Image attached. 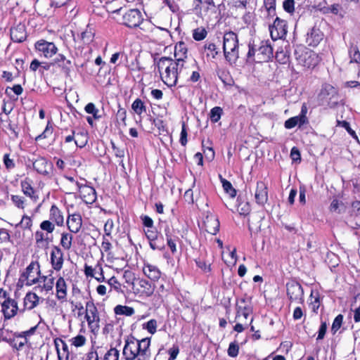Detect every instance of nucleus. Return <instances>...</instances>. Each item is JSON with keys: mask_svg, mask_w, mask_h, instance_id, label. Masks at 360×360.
I'll use <instances>...</instances> for the list:
<instances>
[{"mask_svg": "<svg viewBox=\"0 0 360 360\" xmlns=\"http://www.w3.org/2000/svg\"><path fill=\"white\" fill-rule=\"evenodd\" d=\"M170 57H161L156 63L162 82L169 88L176 86L181 75L188 74V67Z\"/></svg>", "mask_w": 360, "mask_h": 360, "instance_id": "obj_1", "label": "nucleus"}, {"mask_svg": "<svg viewBox=\"0 0 360 360\" xmlns=\"http://www.w3.org/2000/svg\"><path fill=\"white\" fill-rule=\"evenodd\" d=\"M223 53L226 60L230 64H236L239 58V41L236 33L226 32L223 37Z\"/></svg>", "mask_w": 360, "mask_h": 360, "instance_id": "obj_2", "label": "nucleus"}, {"mask_svg": "<svg viewBox=\"0 0 360 360\" xmlns=\"http://www.w3.org/2000/svg\"><path fill=\"white\" fill-rule=\"evenodd\" d=\"M0 312L4 321L21 314L18 300L12 298L10 293L3 288H0Z\"/></svg>", "mask_w": 360, "mask_h": 360, "instance_id": "obj_3", "label": "nucleus"}, {"mask_svg": "<svg viewBox=\"0 0 360 360\" xmlns=\"http://www.w3.org/2000/svg\"><path fill=\"white\" fill-rule=\"evenodd\" d=\"M39 274H41V266L37 260H32L30 264L20 274L17 285L31 286L39 283Z\"/></svg>", "mask_w": 360, "mask_h": 360, "instance_id": "obj_4", "label": "nucleus"}, {"mask_svg": "<svg viewBox=\"0 0 360 360\" xmlns=\"http://www.w3.org/2000/svg\"><path fill=\"white\" fill-rule=\"evenodd\" d=\"M84 319H86L90 331L96 334L100 329V314L98 309L93 300L85 303Z\"/></svg>", "mask_w": 360, "mask_h": 360, "instance_id": "obj_5", "label": "nucleus"}, {"mask_svg": "<svg viewBox=\"0 0 360 360\" xmlns=\"http://www.w3.org/2000/svg\"><path fill=\"white\" fill-rule=\"evenodd\" d=\"M286 295L290 304H300L304 302V289L302 285L295 278L289 280L286 284Z\"/></svg>", "mask_w": 360, "mask_h": 360, "instance_id": "obj_6", "label": "nucleus"}, {"mask_svg": "<svg viewBox=\"0 0 360 360\" xmlns=\"http://www.w3.org/2000/svg\"><path fill=\"white\" fill-rule=\"evenodd\" d=\"M295 55L298 64L307 68H314L321 60L316 52L306 48L302 51H295Z\"/></svg>", "mask_w": 360, "mask_h": 360, "instance_id": "obj_7", "label": "nucleus"}, {"mask_svg": "<svg viewBox=\"0 0 360 360\" xmlns=\"http://www.w3.org/2000/svg\"><path fill=\"white\" fill-rule=\"evenodd\" d=\"M156 288L152 281L144 278H138L132 286L134 293L141 298L150 297Z\"/></svg>", "mask_w": 360, "mask_h": 360, "instance_id": "obj_8", "label": "nucleus"}, {"mask_svg": "<svg viewBox=\"0 0 360 360\" xmlns=\"http://www.w3.org/2000/svg\"><path fill=\"white\" fill-rule=\"evenodd\" d=\"M39 230L34 233L35 244L38 248L49 245V234L53 233V225L49 221H42L39 224Z\"/></svg>", "mask_w": 360, "mask_h": 360, "instance_id": "obj_9", "label": "nucleus"}, {"mask_svg": "<svg viewBox=\"0 0 360 360\" xmlns=\"http://www.w3.org/2000/svg\"><path fill=\"white\" fill-rule=\"evenodd\" d=\"M32 167L37 173L44 177L51 179L53 175V164L45 157L38 156L33 160Z\"/></svg>", "mask_w": 360, "mask_h": 360, "instance_id": "obj_10", "label": "nucleus"}, {"mask_svg": "<svg viewBox=\"0 0 360 360\" xmlns=\"http://www.w3.org/2000/svg\"><path fill=\"white\" fill-rule=\"evenodd\" d=\"M269 30L273 41L285 39L288 33V22L286 20L276 17L273 23L269 25Z\"/></svg>", "mask_w": 360, "mask_h": 360, "instance_id": "obj_11", "label": "nucleus"}, {"mask_svg": "<svg viewBox=\"0 0 360 360\" xmlns=\"http://www.w3.org/2000/svg\"><path fill=\"white\" fill-rule=\"evenodd\" d=\"M143 18V15L138 8L129 9L122 15V24L130 29L137 28Z\"/></svg>", "mask_w": 360, "mask_h": 360, "instance_id": "obj_12", "label": "nucleus"}, {"mask_svg": "<svg viewBox=\"0 0 360 360\" xmlns=\"http://www.w3.org/2000/svg\"><path fill=\"white\" fill-rule=\"evenodd\" d=\"M144 233L152 250H162L164 248L162 237L155 226H153L152 228H146L144 230Z\"/></svg>", "mask_w": 360, "mask_h": 360, "instance_id": "obj_13", "label": "nucleus"}, {"mask_svg": "<svg viewBox=\"0 0 360 360\" xmlns=\"http://www.w3.org/2000/svg\"><path fill=\"white\" fill-rule=\"evenodd\" d=\"M137 347V339L132 335L127 337L124 340V346L122 354L125 360H134L139 354Z\"/></svg>", "mask_w": 360, "mask_h": 360, "instance_id": "obj_14", "label": "nucleus"}, {"mask_svg": "<svg viewBox=\"0 0 360 360\" xmlns=\"http://www.w3.org/2000/svg\"><path fill=\"white\" fill-rule=\"evenodd\" d=\"M308 109L306 103H303L301 108V111L299 115L292 117L284 122L285 129H290L298 125L299 127L309 123V120L307 116Z\"/></svg>", "mask_w": 360, "mask_h": 360, "instance_id": "obj_15", "label": "nucleus"}, {"mask_svg": "<svg viewBox=\"0 0 360 360\" xmlns=\"http://www.w3.org/2000/svg\"><path fill=\"white\" fill-rule=\"evenodd\" d=\"M254 197L255 202L258 205L264 207L269 200V188L267 183L262 180L257 181Z\"/></svg>", "mask_w": 360, "mask_h": 360, "instance_id": "obj_16", "label": "nucleus"}, {"mask_svg": "<svg viewBox=\"0 0 360 360\" xmlns=\"http://www.w3.org/2000/svg\"><path fill=\"white\" fill-rule=\"evenodd\" d=\"M34 49L46 58H52L58 52V48L53 42L47 41L44 39L35 42Z\"/></svg>", "mask_w": 360, "mask_h": 360, "instance_id": "obj_17", "label": "nucleus"}, {"mask_svg": "<svg viewBox=\"0 0 360 360\" xmlns=\"http://www.w3.org/2000/svg\"><path fill=\"white\" fill-rule=\"evenodd\" d=\"M274 57V49L269 40L262 41L257 49V62H269Z\"/></svg>", "mask_w": 360, "mask_h": 360, "instance_id": "obj_18", "label": "nucleus"}, {"mask_svg": "<svg viewBox=\"0 0 360 360\" xmlns=\"http://www.w3.org/2000/svg\"><path fill=\"white\" fill-rule=\"evenodd\" d=\"M167 246L169 247L172 254H175L177 251L176 243H181V240L177 236L176 230L169 225H166L164 229Z\"/></svg>", "mask_w": 360, "mask_h": 360, "instance_id": "obj_19", "label": "nucleus"}, {"mask_svg": "<svg viewBox=\"0 0 360 360\" xmlns=\"http://www.w3.org/2000/svg\"><path fill=\"white\" fill-rule=\"evenodd\" d=\"M81 184L74 177L64 175L60 182V189L68 195L75 194L77 193Z\"/></svg>", "mask_w": 360, "mask_h": 360, "instance_id": "obj_20", "label": "nucleus"}, {"mask_svg": "<svg viewBox=\"0 0 360 360\" xmlns=\"http://www.w3.org/2000/svg\"><path fill=\"white\" fill-rule=\"evenodd\" d=\"M49 219L45 221H49L53 225V231L56 229V226L61 227L65 223V217L63 212L56 205L53 204L49 210Z\"/></svg>", "mask_w": 360, "mask_h": 360, "instance_id": "obj_21", "label": "nucleus"}, {"mask_svg": "<svg viewBox=\"0 0 360 360\" xmlns=\"http://www.w3.org/2000/svg\"><path fill=\"white\" fill-rule=\"evenodd\" d=\"M82 224L83 220L79 212L68 213L66 219V226L69 231L73 233H79Z\"/></svg>", "mask_w": 360, "mask_h": 360, "instance_id": "obj_22", "label": "nucleus"}, {"mask_svg": "<svg viewBox=\"0 0 360 360\" xmlns=\"http://www.w3.org/2000/svg\"><path fill=\"white\" fill-rule=\"evenodd\" d=\"M50 262L53 270L59 271L64 263V253L59 246H53L50 253Z\"/></svg>", "mask_w": 360, "mask_h": 360, "instance_id": "obj_23", "label": "nucleus"}, {"mask_svg": "<svg viewBox=\"0 0 360 360\" xmlns=\"http://www.w3.org/2000/svg\"><path fill=\"white\" fill-rule=\"evenodd\" d=\"M20 188L22 193L30 198L33 202L39 200L38 191L33 186V180L27 176L20 181Z\"/></svg>", "mask_w": 360, "mask_h": 360, "instance_id": "obj_24", "label": "nucleus"}, {"mask_svg": "<svg viewBox=\"0 0 360 360\" xmlns=\"http://www.w3.org/2000/svg\"><path fill=\"white\" fill-rule=\"evenodd\" d=\"M53 61L54 65L60 68L61 73L66 77L70 76L71 70L73 69V63L70 59L62 53H58Z\"/></svg>", "mask_w": 360, "mask_h": 360, "instance_id": "obj_25", "label": "nucleus"}, {"mask_svg": "<svg viewBox=\"0 0 360 360\" xmlns=\"http://www.w3.org/2000/svg\"><path fill=\"white\" fill-rule=\"evenodd\" d=\"M77 193H79L80 198L86 204H92L96 200V192L93 186L82 183L78 188Z\"/></svg>", "mask_w": 360, "mask_h": 360, "instance_id": "obj_26", "label": "nucleus"}, {"mask_svg": "<svg viewBox=\"0 0 360 360\" xmlns=\"http://www.w3.org/2000/svg\"><path fill=\"white\" fill-rule=\"evenodd\" d=\"M246 314V316H250L252 313L250 299L241 297L238 299L236 304V317L235 321H240V314Z\"/></svg>", "mask_w": 360, "mask_h": 360, "instance_id": "obj_27", "label": "nucleus"}, {"mask_svg": "<svg viewBox=\"0 0 360 360\" xmlns=\"http://www.w3.org/2000/svg\"><path fill=\"white\" fill-rule=\"evenodd\" d=\"M40 297L32 291L27 292L23 298V307L20 308V314L31 311L39 304Z\"/></svg>", "mask_w": 360, "mask_h": 360, "instance_id": "obj_28", "label": "nucleus"}, {"mask_svg": "<svg viewBox=\"0 0 360 360\" xmlns=\"http://www.w3.org/2000/svg\"><path fill=\"white\" fill-rule=\"evenodd\" d=\"M11 39L15 43H22L26 40L27 34L25 24L18 23L10 29Z\"/></svg>", "mask_w": 360, "mask_h": 360, "instance_id": "obj_29", "label": "nucleus"}, {"mask_svg": "<svg viewBox=\"0 0 360 360\" xmlns=\"http://www.w3.org/2000/svg\"><path fill=\"white\" fill-rule=\"evenodd\" d=\"M143 274L152 282H157L161 278L162 272L160 269L154 264L144 262L142 268Z\"/></svg>", "mask_w": 360, "mask_h": 360, "instance_id": "obj_30", "label": "nucleus"}, {"mask_svg": "<svg viewBox=\"0 0 360 360\" xmlns=\"http://www.w3.org/2000/svg\"><path fill=\"white\" fill-rule=\"evenodd\" d=\"M137 33L144 38H150L158 27L149 20L142 19V22L137 27Z\"/></svg>", "mask_w": 360, "mask_h": 360, "instance_id": "obj_31", "label": "nucleus"}, {"mask_svg": "<svg viewBox=\"0 0 360 360\" xmlns=\"http://www.w3.org/2000/svg\"><path fill=\"white\" fill-rule=\"evenodd\" d=\"M203 225L205 231L210 234L216 235L219 231V221L214 214L207 215L203 221Z\"/></svg>", "mask_w": 360, "mask_h": 360, "instance_id": "obj_32", "label": "nucleus"}, {"mask_svg": "<svg viewBox=\"0 0 360 360\" xmlns=\"http://www.w3.org/2000/svg\"><path fill=\"white\" fill-rule=\"evenodd\" d=\"M56 297L61 303L67 301L68 285L63 277L60 276L56 283Z\"/></svg>", "mask_w": 360, "mask_h": 360, "instance_id": "obj_33", "label": "nucleus"}, {"mask_svg": "<svg viewBox=\"0 0 360 360\" xmlns=\"http://www.w3.org/2000/svg\"><path fill=\"white\" fill-rule=\"evenodd\" d=\"M188 49L187 46L184 41H179L174 46V59L176 62L181 60L180 63L186 65Z\"/></svg>", "mask_w": 360, "mask_h": 360, "instance_id": "obj_34", "label": "nucleus"}, {"mask_svg": "<svg viewBox=\"0 0 360 360\" xmlns=\"http://www.w3.org/2000/svg\"><path fill=\"white\" fill-rule=\"evenodd\" d=\"M338 96V91L330 84L325 83L321 86L319 94V98L323 100L328 97H335Z\"/></svg>", "mask_w": 360, "mask_h": 360, "instance_id": "obj_35", "label": "nucleus"}, {"mask_svg": "<svg viewBox=\"0 0 360 360\" xmlns=\"http://www.w3.org/2000/svg\"><path fill=\"white\" fill-rule=\"evenodd\" d=\"M250 316H246V314H240V321H236V324L233 326V330L240 333L243 332L249 325L253 321V318L250 319V321H248V318Z\"/></svg>", "mask_w": 360, "mask_h": 360, "instance_id": "obj_36", "label": "nucleus"}, {"mask_svg": "<svg viewBox=\"0 0 360 360\" xmlns=\"http://www.w3.org/2000/svg\"><path fill=\"white\" fill-rule=\"evenodd\" d=\"M73 233L63 231L60 235V245L64 250L68 251L72 246Z\"/></svg>", "mask_w": 360, "mask_h": 360, "instance_id": "obj_37", "label": "nucleus"}, {"mask_svg": "<svg viewBox=\"0 0 360 360\" xmlns=\"http://www.w3.org/2000/svg\"><path fill=\"white\" fill-rule=\"evenodd\" d=\"M322 40V34L319 30L312 28L310 32L307 33V42L309 46H316Z\"/></svg>", "mask_w": 360, "mask_h": 360, "instance_id": "obj_38", "label": "nucleus"}, {"mask_svg": "<svg viewBox=\"0 0 360 360\" xmlns=\"http://www.w3.org/2000/svg\"><path fill=\"white\" fill-rule=\"evenodd\" d=\"M113 311L116 316H131L135 313V310L132 307L122 304L115 306Z\"/></svg>", "mask_w": 360, "mask_h": 360, "instance_id": "obj_39", "label": "nucleus"}, {"mask_svg": "<svg viewBox=\"0 0 360 360\" xmlns=\"http://www.w3.org/2000/svg\"><path fill=\"white\" fill-rule=\"evenodd\" d=\"M205 51H206L207 58H215L216 56L220 53L219 49L217 46L212 42H205L203 46Z\"/></svg>", "mask_w": 360, "mask_h": 360, "instance_id": "obj_40", "label": "nucleus"}, {"mask_svg": "<svg viewBox=\"0 0 360 360\" xmlns=\"http://www.w3.org/2000/svg\"><path fill=\"white\" fill-rule=\"evenodd\" d=\"M131 109L139 116L146 112V105L140 98H136L131 104Z\"/></svg>", "mask_w": 360, "mask_h": 360, "instance_id": "obj_41", "label": "nucleus"}, {"mask_svg": "<svg viewBox=\"0 0 360 360\" xmlns=\"http://www.w3.org/2000/svg\"><path fill=\"white\" fill-rule=\"evenodd\" d=\"M219 179L222 184V187L226 193L229 195L231 198H235L237 191L232 186L231 183L227 179L223 178L221 174H219Z\"/></svg>", "mask_w": 360, "mask_h": 360, "instance_id": "obj_42", "label": "nucleus"}, {"mask_svg": "<svg viewBox=\"0 0 360 360\" xmlns=\"http://www.w3.org/2000/svg\"><path fill=\"white\" fill-rule=\"evenodd\" d=\"M151 338H145L141 340L137 339V345L139 347H137L138 351L140 353H143L144 354L150 355V346Z\"/></svg>", "mask_w": 360, "mask_h": 360, "instance_id": "obj_43", "label": "nucleus"}, {"mask_svg": "<svg viewBox=\"0 0 360 360\" xmlns=\"http://www.w3.org/2000/svg\"><path fill=\"white\" fill-rule=\"evenodd\" d=\"M350 58V63H357L360 65V51L357 45L351 44L348 51Z\"/></svg>", "mask_w": 360, "mask_h": 360, "instance_id": "obj_44", "label": "nucleus"}, {"mask_svg": "<svg viewBox=\"0 0 360 360\" xmlns=\"http://www.w3.org/2000/svg\"><path fill=\"white\" fill-rule=\"evenodd\" d=\"M110 144L115 156L120 159L119 165L124 167L123 158L125 155L124 148L115 144L113 141H110Z\"/></svg>", "mask_w": 360, "mask_h": 360, "instance_id": "obj_45", "label": "nucleus"}, {"mask_svg": "<svg viewBox=\"0 0 360 360\" xmlns=\"http://www.w3.org/2000/svg\"><path fill=\"white\" fill-rule=\"evenodd\" d=\"M16 227L20 226L22 230L32 231L33 226L32 217L27 214L22 216L20 221L15 225Z\"/></svg>", "mask_w": 360, "mask_h": 360, "instance_id": "obj_46", "label": "nucleus"}, {"mask_svg": "<svg viewBox=\"0 0 360 360\" xmlns=\"http://www.w3.org/2000/svg\"><path fill=\"white\" fill-rule=\"evenodd\" d=\"M152 123L157 127L160 134L168 133L167 122L162 119V116H158L152 120Z\"/></svg>", "mask_w": 360, "mask_h": 360, "instance_id": "obj_47", "label": "nucleus"}, {"mask_svg": "<svg viewBox=\"0 0 360 360\" xmlns=\"http://www.w3.org/2000/svg\"><path fill=\"white\" fill-rule=\"evenodd\" d=\"M39 324L35 325L33 327H31L29 330L22 331V332H15L13 333V336L17 338L23 339V340H27L30 337L35 334Z\"/></svg>", "mask_w": 360, "mask_h": 360, "instance_id": "obj_48", "label": "nucleus"}, {"mask_svg": "<svg viewBox=\"0 0 360 360\" xmlns=\"http://www.w3.org/2000/svg\"><path fill=\"white\" fill-rule=\"evenodd\" d=\"M310 297H314V300L311 301L309 304V307L311 309V311L317 314L318 310L321 306V297L320 294L318 291L314 292L313 290L311 292Z\"/></svg>", "mask_w": 360, "mask_h": 360, "instance_id": "obj_49", "label": "nucleus"}, {"mask_svg": "<svg viewBox=\"0 0 360 360\" xmlns=\"http://www.w3.org/2000/svg\"><path fill=\"white\" fill-rule=\"evenodd\" d=\"M16 338H3V341L7 342L11 347H13V349L19 351V350H21L24 346L25 345L27 344L28 341L27 340H23V342H19L18 340H16L15 339Z\"/></svg>", "mask_w": 360, "mask_h": 360, "instance_id": "obj_50", "label": "nucleus"}, {"mask_svg": "<svg viewBox=\"0 0 360 360\" xmlns=\"http://www.w3.org/2000/svg\"><path fill=\"white\" fill-rule=\"evenodd\" d=\"M108 237L109 236H103L101 243V252L102 253L105 252L108 257H112V245L110 243Z\"/></svg>", "mask_w": 360, "mask_h": 360, "instance_id": "obj_51", "label": "nucleus"}, {"mask_svg": "<svg viewBox=\"0 0 360 360\" xmlns=\"http://www.w3.org/2000/svg\"><path fill=\"white\" fill-rule=\"evenodd\" d=\"M84 110L86 113L92 115L95 120H99L102 117V115L99 113V110L94 103H87L84 107Z\"/></svg>", "mask_w": 360, "mask_h": 360, "instance_id": "obj_52", "label": "nucleus"}, {"mask_svg": "<svg viewBox=\"0 0 360 360\" xmlns=\"http://www.w3.org/2000/svg\"><path fill=\"white\" fill-rule=\"evenodd\" d=\"M223 115V109L219 106L212 108L210 112V119L212 122L216 123L219 122Z\"/></svg>", "mask_w": 360, "mask_h": 360, "instance_id": "obj_53", "label": "nucleus"}, {"mask_svg": "<svg viewBox=\"0 0 360 360\" xmlns=\"http://www.w3.org/2000/svg\"><path fill=\"white\" fill-rule=\"evenodd\" d=\"M102 360H120V351L115 347H110L104 354Z\"/></svg>", "mask_w": 360, "mask_h": 360, "instance_id": "obj_54", "label": "nucleus"}, {"mask_svg": "<svg viewBox=\"0 0 360 360\" xmlns=\"http://www.w3.org/2000/svg\"><path fill=\"white\" fill-rule=\"evenodd\" d=\"M11 200L13 204L18 209L24 210L26 205V200L20 195H11Z\"/></svg>", "mask_w": 360, "mask_h": 360, "instance_id": "obj_55", "label": "nucleus"}, {"mask_svg": "<svg viewBox=\"0 0 360 360\" xmlns=\"http://www.w3.org/2000/svg\"><path fill=\"white\" fill-rule=\"evenodd\" d=\"M158 321L155 319H152L142 324L143 329L146 330L151 335H153L156 333Z\"/></svg>", "mask_w": 360, "mask_h": 360, "instance_id": "obj_56", "label": "nucleus"}, {"mask_svg": "<svg viewBox=\"0 0 360 360\" xmlns=\"http://www.w3.org/2000/svg\"><path fill=\"white\" fill-rule=\"evenodd\" d=\"M116 120L119 124H122L124 127L127 126V110L119 105L117 112L115 115Z\"/></svg>", "mask_w": 360, "mask_h": 360, "instance_id": "obj_57", "label": "nucleus"}, {"mask_svg": "<svg viewBox=\"0 0 360 360\" xmlns=\"http://www.w3.org/2000/svg\"><path fill=\"white\" fill-rule=\"evenodd\" d=\"M349 214L354 219H360V201L355 200L352 202Z\"/></svg>", "mask_w": 360, "mask_h": 360, "instance_id": "obj_58", "label": "nucleus"}, {"mask_svg": "<svg viewBox=\"0 0 360 360\" xmlns=\"http://www.w3.org/2000/svg\"><path fill=\"white\" fill-rule=\"evenodd\" d=\"M94 37V33L88 28L83 31L80 34L81 41L84 44H89L91 41H93Z\"/></svg>", "mask_w": 360, "mask_h": 360, "instance_id": "obj_59", "label": "nucleus"}, {"mask_svg": "<svg viewBox=\"0 0 360 360\" xmlns=\"http://www.w3.org/2000/svg\"><path fill=\"white\" fill-rule=\"evenodd\" d=\"M71 345L75 347H82L86 343V338L84 335H77L70 340Z\"/></svg>", "mask_w": 360, "mask_h": 360, "instance_id": "obj_60", "label": "nucleus"}, {"mask_svg": "<svg viewBox=\"0 0 360 360\" xmlns=\"http://www.w3.org/2000/svg\"><path fill=\"white\" fill-rule=\"evenodd\" d=\"M88 142L87 134L77 133L75 141V147L83 148Z\"/></svg>", "mask_w": 360, "mask_h": 360, "instance_id": "obj_61", "label": "nucleus"}, {"mask_svg": "<svg viewBox=\"0 0 360 360\" xmlns=\"http://www.w3.org/2000/svg\"><path fill=\"white\" fill-rule=\"evenodd\" d=\"M98 270V263L95 265L94 267L87 264L86 263L84 264L83 271L86 278H94Z\"/></svg>", "mask_w": 360, "mask_h": 360, "instance_id": "obj_62", "label": "nucleus"}, {"mask_svg": "<svg viewBox=\"0 0 360 360\" xmlns=\"http://www.w3.org/2000/svg\"><path fill=\"white\" fill-rule=\"evenodd\" d=\"M343 315L342 314H338L335 319L333 320L332 326H331V333L333 335L336 334V333L339 330V329L341 328L342 323H343Z\"/></svg>", "mask_w": 360, "mask_h": 360, "instance_id": "obj_63", "label": "nucleus"}, {"mask_svg": "<svg viewBox=\"0 0 360 360\" xmlns=\"http://www.w3.org/2000/svg\"><path fill=\"white\" fill-rule=\"evenodd\" d=\"M207 35V30L203 27H198L193 32V38L195 41H201L206 38Z\"/></svg>", "mask_w": 360, "mask_h": 360, "instance_id": "obj_64", "label": "nucleus"}]
</instances>
